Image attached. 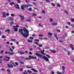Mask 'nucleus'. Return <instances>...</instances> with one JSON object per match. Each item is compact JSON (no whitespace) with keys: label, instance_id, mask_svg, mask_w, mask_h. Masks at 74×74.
<instances>
[{"label":"nucleus","instance_id":"nucleus-1","mask_svg":"<svg viewBox=\"0 0 74 74\" xmlns=\"http://www.w3.org/2000/svg\"><path fill=\"white\" fill-rule=\"evenodd\" d=\"M23 31L25 33L23 32V29H19V33H21V35H23V36H24L25 38H27L29 36V31L28 29H26V27H25L23 29Z\"/></svg>","mask_w":74,"mask_h":74},{"label":"nucleus","instance_id":"nucleus-2","mask_svg":"<svg viewBox=\"0 0 74 74\" xmlns=\"http://www.w3.org/2000/svg\"><path fill=\"white\" fill-rule=\"evenodd\" d=\"M32 6H33V5L30 4L24 5H21V8L22 10H25L24 8H26V7H32Z\"/></svg>","mask_w":74,"mask_h":74},{"label":"nucleus","instance_id":"nucleus-3","mask_svg":"<svg viewBox=\"0 0 74 74\" xmlns=\"http://www.w3.org/2000/svg\"><path fill=\"white\" fill-rule=\"evenodd\" d=\"M8 66L10 67V68H13V66H15V67H16V66L15 65V64H11V65L10 64H7Z\"/></svg>","mask_w":74,"mask_h":74},{"label":"nucleus","instance_id":"nucleus-4","mask_svg":"<svg viewBox=\"0 0 74 74\" xmlns=\"http://www.w3.org/2000/svg\"><path fill=\"white\" fill-rule=\"evenodd\" d=\"M35 54L36 56H38V57L39 58H41V57L42 56V55L39 54V53H35Z\"/></svg>","mask_w":74,"mask_h":74},{"label":"nucleus","instance_id":"nucleus-5","mask_svg":"<svg viewBox=\"0 0 74 74\" xmlns=\"http://www.w3.org/2000/svg\"><path fill=\"white\" fill-rule=\"evenodd\" d=\"M43 59H44L46 60V61H49V59L48 58L46 57V56H44L42 57Z\"/></svg>","mask_w":74,"mask_h":74},{"label":"nucleus","instance_id":"nucleus-6","mask_svg":"<svg viewBox=\"0 0 74 74\" xmlns=\"http://www.w3.org/2000/svg\"><path fill=\"white\" fill-rule=\"evenodd\" d=\"M58 25V23L56 22H53L51 24V25L52 26H55Z\"/></svg>","mask_w":74,"mask_h":74},{"label":"nucleus","instance_id":"nucleus-7","mask_svg":"<svg viewBox=\"0 0 74 74\" xmlns=\"http://www.w3.org/2000/svg\"><path fill=\"white\" fill-rule=\"evenodd\" d=\"M18 16L20 17H21V19L22 20V21H23V20L24 19V16H22V15H18Z\"/></svg>","mask_w":74,"mask_h":74},{"label":"nucleus","instance_id":"nucleus-8","mask_svg":"<svg viewBox=\"0 0 74 74\" xmlns=\"http://www.w3.org/2000/svg\"><path fill=\"white\" fill-rule=\"evenodd\" d=\"M6 14V13L5 12H3V17L4 18H6V16H5V14Z\"/></svg>","mask_w":74,"mask_h":74},{"label":"nucleus","instance_id":"nucleus-9","mask_svg":"<svg viewBox=\"0 0 74 74\" xmlns=\"http://www.w3.org/2000/svg\"><path fill=\"white\" fill-rule=\"evenodd\" d=\"M50 51L51 52V53H55L56 52V51H54L53 50H50Z\"/></svg>","mask_w":74,"mask_h":74},{"label":"nucleus","instance_id":"nucleus-10","mask_svg":"<svg viewBox=\"0 0 74 74\" xmlns=\"http://www.w3.org/2000/svg\"><path fill=\"white\" fill-rule=\"evenodd\" d=\"M18 53H20V55H23V54H25V53H24V52H22L21 51H18Z\"/></svg>","mask_w":74,"mask_h":74},{"label":"nucleus","instance_id":"nucleus-11","mask_svg":"<svg viewBox=\"0 0 74 74\" xmlns=\"http://www.w3.org/2000/svg\"><path fill=\"white\" fill-rule=\"evenodd\" d=\"M5 57L6 58H8V59H6V61H7V62H8L9 61V60L10 59V57H7V56H5Z\"/></svg>","mask_w":74,"mask_h":74},{"label":"nucleus","instance_id":"nucleus-12","mask_svg":"<svg viewBox=\"0 0 74 74\" xmlns=\"http://www.w3.org/2000/svg\"><path fill=\"white\" fill-rule=\"evenodd\" d=\"M70 47L71 48L72 50H74V48L73 47V45L72 44H71L70 45Z\"/></svg>","mask_w":74,"mask_h":74},{"label":"nucleus","instance_id":"nucleus-13","mask_svg":"<svg viewBox=\"0 0 74 74\" xmlns=\"http://www.w3.org/2000/svg\"><path fill=\"white\" fill-rule=\"evenodd\" d=\"M31 70H32V71H34V72H36V73H37V72H38L37 70L34 69H31Z\"/></svg>","mask_w":74,"mask_h":74},{"label":"nucleus","instance_id":"nucleus-14","mask_svg":"<svg viewBox=\"0 0 74 74\" xmlns=\"http://www.w3.org/2000/svg\"><path fill=\"white\" fill-rule=\"evenodd\" d=\"M9 55H14V52H9Z\"/></svg>","mask_w":74,"mask_h":74},{"label":"nucleus","instance_id":"nucleus-15","mask_svg":"<svg viewBox=\"0 0 74 74\" xmlns=\"http://www.w3.org/2000/svg\"><path fill=\"white\" fill-rule=\"evenodd\" d=\"M49 21L51 22H53V19H52V18H50L49 19Z\"/></svg>","mask_w":74,"mask_h":74},{"label":"nucleus","instance_id":"nucleus-16","mask_svg":"<svg viewBox=\"0 0 74 74\" xmlns=\"http://www.w3.org/2000/svg\"><path fill=\"white\" fill-rule=\"evenodd\" d=\"M63 49H64L65 50V51H66V52H67L68 55H70V51H67V50H66V49H64V48H63Z\"/></svg>","mask_w":74,"mask_h":74},{"label":"nucleus","instance_id":"nucleus-17","mask_svg":"<svg viewBox=\"0 0 74 74\" xmlns=\"http://www.w3.org/2000/svg\"><path fill=\"white\" fill-rule=\"evenodd\" d=\"M54 36H55V37L56 38V39H57V40H58V37H57V35L56 34L54 33Z\"/></svg>","mask_w":74,"mask_h":74},{"label":"nucleus","instance_id":"nucleus-18","mask_svg":"<svg viewBox=\"0 0 74 74\" xmlns=\"http://www.w3.org/2000/svg\"><path fill=\"white\" fill-rule=\"evenodd\" d=\"M16 5H17V7H16V8H18V9H20V8L19 7V5L18 4H16Z\"/></svg>","mask_w":74,"mask_h":74},{"label":"nucleus","instance_id":"nucleus-19","mask_svg":"<svg viewBox=\"0 0 74 74\" xmlns=\"http://www.w3.org/2000/svg\"><path fill=\"white\" fill-rule=\"evenodd\" d=\"M10 21H14V18L11 17H10Z\"/></svg>","mask_w":74,"mask_h":74},{"label":"nucleus","instance_id":"nucleus-20","mask_svg":"<svg viewBox=\"0 0 74 74\" xmlns=\"http://www.w3.org/2000/svg\"><path fill=\"white\" fill-rule=\"evenodd\" d=\"M44 49H43V51H41V53L42 54V55H45V53H44Z\"/></svg>","mask_w":74,"mask_h":74},{"label":"nucleus","instance_id":"nucleus-21","mask_svg":"<svg viewBox=\"0 0 74 74\" xmlns=\"http://www.w3.org/2000/svg\"><path fill=\"white\" fill-rule=\"evenodd\" d=\"M28 10L30 11V12H32V8H30L28 9Z\"/></svg>","mask_w":74,"mask_h":74},{"label":"nucleus","instance_id":"nucleus-22","mask_svg":"<svg viewBox=\"0 0 74 74\" xmlns=\"http://www.w3.org/2000/svg\"><path fill=\"white\" fill-rule=\"evenodd\" d=\"M13 29H14V30L15 32H17L18 30V29L17 28H13Z\"/></svg>","mask_w":74,"mask_h":74},{"label":"nucleus","instance_id":"nucleus-23","mask_svg":"<svg viewBox=\"0 0 74 74\" xmlns=\"http://www.w3.org/2000/svg\"><path fill=\"white\" fill-rule=\"evenodd\" d=\"M32 16H37V14L36 13H33Z\"/></svg>","mask_w":74,"mask_h":74},{"label":"nucleus","instance_id":"nucleus-24","mask_svg":"<svg viewBox=\"0 0 74 74\" xmlns=\"http://www.w3.org/2000/svg\"><path fill=\"white\" fill-rule=\"evenodd\" d=\"M48 36H52V33H50V32H48Z\"/></svg>","mask_w":74,"mask_h":74},{"label":"nucleus","instance_id":"nucleus-25","mask_svg":"<svg viewBox=\"0 0 74 74\" xmlns=\"http://www.w3.org/2000/svg\"><path fill=\"white\" fill-rule=\"evenodd\" d=\"M62 68L63 71H64V70H65V67H64V66H62Z\"/></svg>","mask_w":74,"mask_h":74},{"label":"nucleus","instance_id":"nucleus-26","mask_svg":"<svg viewBox=\"0 0 74 74\" xmlns=\"http://www.w3.org/2000/svg\"><path fill=\"white\" fill-rule=\"evenodd\" d=\"M13 4H14V2H12L10 3V5H13Z\"/></svg>","mask_w":74,"mask_h":74},{"label":"nucleus","instance_id":"nucleus-27","mask_svg":"<svg viewBox=\"0 0 74 74\" xmlns=\"http://www.w3.org/2000/svg\"><path fill=\"white\" fill-rule=\"evenodd\" d=\"M27 69H31L32 68V67L30 66H28L27 67Z\"/></svg>","mask_w":74,"mask_h":74},{"label":"nucleus","instance_id":"nucleus-28","mask_svg":"<svg viewBox=\"0 0 74 74\" xmlns=\"http://www.w3.org/2000/svg\"><path fill=\"white\" fill-rule=\"evenodd\" d=\"M27 73H32V72L31 71L28 70L27 71Z\"/></svg>","mask_w":74,"mask_h":74},{"label":"nucleus","instance_id":"nucleus-29","mask_svg":"<svg viewBox=\"0 0 74 74\" xmlns=\"http://www.w3.org/2000/svg\"><path fill=\"white\" fill-rule=\"evenodd\" d=\"M42 14H45V11L44 10H42Z\"/></svg>","mask_w":74,"mask_h":74},{"label":"nucleus","instance_id":"nucleus-30","mask_svg":"<svg viewBox=\"0 0 74 74\" xmlns=\"http://www.w3.org/2000/svg\"><path fill=\"white\" fill-rule=\"evenodd\" d=\"M11 26H12V25L14 24V22L13 21L11 22L10 23Z\"/></svg>","mask_w":74,"mask_h":74},{"label":"nucleus","instance_id":"nucleus-31","mask_svg":"<svg viewBox=\"0 0 74 74\" xmlns=\"http://www.w3.org/2000/svg\"><path fill=\"white\" fill-rule=\"evenodd\" d=\"M8 52V51H6V52H5V54H8V55H9V52Z\"/></svg>","mask_w":74,"mask_h":74},{"label":"nucleus","instance_id":"nucleus-32","mask_svg":"<svg viewBox=\"0 0 74 74\" xmlns=\"http://www.w3.org/2000/svg\"><path fill=\"white\" fill-rule=\"evenodd\" d=\"M16 0L18 3H21V0Z\"/></svg>","mask_w":74,"mask_h":74},{"label":"nucleus","instance_id":"nucleus-33","mask_svg":"<svg viewBox=\"0 0 74 74\" xmlns=\"http://www.w3.org/2000/svg\"><path fill=\"white\" fill-rule=\"evenodd\" d=\"M28 42H33V40H28Z\"/></svg>","mask_w":74,"mask_h":74},{"label":"nucleus","instance_id":"nucleus-34","mask_svg":"<svg viewBox=\"0 0 74 74\" xmlns=\"http://www.w3.org/2000/svg\"><path fill=\"white\" fill-rule=\"evenodd\" d=\"M64 12H65L66 14H68L69 13L67 12V10H65Z\"/></svg>","mask_w":74,"mask_h":74},{"label":"nucleus","instance_id":"nucleus-35","mask_svg":"<svg viewBox=\"0 0 74 74\" xmlns=\"http://www.w3.org/2000/svg\"><path fill=\"white\" fill-rule=\"evenodd\" d=\"M11 48H12L13 49H15V47L14 46H12Z\"/></svg>","mask_w":74,"mask_h":74},{"label":"nucleus","instance_id":"nucleus-36","mask_svg":"<svg viewBox=\"0 0 74 74\" xmlns=\"http://www.w3.org/2000/svg\"><path fill=\"white\" fill-rule=\"evenodd\" d=\"M15 64L16 66H18V63L17 62H15Z\"/></svg>","mask_w":74,"mask_h":74},{"label":"nucleus","instance_id":"nucleus-37","mask_svg":"<svg viewBox=\"0 0 74 74\" xmlns=\"http://www.w3.org/2000/svg\"><path fill=\"white\" fill-rule=\"evenodd\" d=\"M46 56H47L49 58H50V56L49 55H47L46 54Z\"/></svg>","mask_w":74,"mask_h":74},{"label":"nucleus","instance_id":"nucleus-38","mask_svg":"<svg viewBox=\"0 0 74 74\" xmlns=\"http://www.w3.org/2000/svg\"><path fill=\"white\" fill-rule=\"evenodd\" d=\"M51 4L52 6H54V7L55 6V5L53 3H51Z\"/></svg>","mask_w":74,"mask_h":74},{"label":"nucleus","instance_id":"nucleus-39","mask_svg":"<svg viewBox=\"0 0 74 74\" xmlns=\"http://www.w3.org/2000/svg\"><path fill=\"white\" fill-rule=\"evenodd\" d=\"M11 40L12 41H15L16 40L15 39H11Z\"/></svg>","mask_w":74,"mask_h":74},{"label":"nucleus","instance_id":"nucleus-40","mask_svg":"<svg viewBox=\"0 0 74 74\" xmlns=\"http://www.w3.org/2000/svg\"><path fill=\"white\" fill-rule=\"evenodd\" d=\"M10 30L9 29L5 30V32H10Z\"/></svg>","mask_w":74,"mask_h":74},{"label":"nucleus","instance_id":"nucleus-41","mask_svg":"<svg viewBox=\"0 0 74 74\" xmlns=\"http://www.w3.org/2000/svg\"><path fill=\"white\" fill-rule=\"evenodd\" d=\"M33 4H34V5L36 6L37 5V3H34V2L33 3Z\"/></svg>","mask_w":74,"mask_h":74},{"label":"nucleus","instance_id":"nucleus-42","mask_svg":"<svg viewBox=\"0 0 74 74\" xmlns=\"http://www.w3.org/2000/svg\"><path fill=\"white\" fill-rule=\"evenodd\" d=\"M2 37L3 38H5V36H2Z\"/></svg>","mask_w":74,"mask_h":74},{"label":"nucleus","instance_id":"nucleus-43","mask_svg":"<svg viewBox=\"0 0 74 74\" xmlns=\"http://www.w3.org/2000/svg\"><path fill=\"white\" fill-rule=\"evenodd\" d=\"M25 60H30V59L28 57V58H26L25 59Z\"/></svg>","mask_w":74,"mask_h":74},{"label":"nucleus","instance_id":"nucleus-44","mask_svg":"<svg viewBox=\"0 0 74 74\" xmlns=\"http://www.w3.org/2000/svg\"><path fill=\"white\" fill-rule=\"evenodd\" d=\"M57 6L58 7H60V5L59 4H58L57 5Z\"/></svg>","mask_w":74,"mask_h":74},{"label":"nucleus","instance_id":"nucleus-45","mask_svg":"<svg viewBox=\"0 0 74 74\" xmlns=\"http://www.w3.org/2000/svg\"><path fill=\"white\" fill-rule=\"evenodd\" d=\"M57 74H63L61 73H60V72H57Z\"/></svg>","mask_w":74,"mask_h":74},{"label":"nucleus","instance_id":"nucleus-46","mask_svg":"<svg viewBox=\"0 0 74 74\" xmlns=\"http://www.w3.org/2000/svg\"><path fill=\"white\" fill-rule=\"evenodd\" d=\"M35 41H37V42H39V40H38V39H36L35 40Z\"/></svg>","mask_w":74,"mask_h":74},{"label":"nucleus","instance_id":"nucleus-47","mask_svg":"<svg viewBox=\"0 0 74 74\" xmlns=\"http://www.w3.org/2000/svg\"><path fill=\"white\" fill-rule=\"evenodd\" d=\"M30 39H31V40H33V37H32L31 36L29 37Z\"/></svg>","mask_w":74,"mask_h":74},{"label":"nucleus","instance_id":"nucleus-48","mask_svg":"<svg viewBox=\"0 0 74 74\" xmlns=\"http://www.w3.org/2000/svg\"><path fill=\"white\" fill-rule=\"evenodd\" d=\"M29 60L31 59H32L31 56H29Z\"/></svg>","mask_w":74,"mask_h":74},{"label":"nucleus","instance_id":"nucleus-49","mask_svg":"<svg viewBox=\"0 0 74 74\" xmlns=\"http://www.w3.org/2000/svg\"><path fill=\"white\" fill-rule=\"evenodd\" d=\"M46 1L48 2V3L50 2V1H49V0H46Z\"/></svg>","mask_w":74,"mask_h":74},{"label":"nucleus","instance_id":"nucleus-50","mask_svg":"<svg viewBox=\"0 0 74 74\" xmlns=\"http://www.w3.org/2000/svg\"><path fill=\"white\" fill-rule=\"evenodd\" d=\"M10 51H11V52H12L13 51V49H12L10 48Z\"/></svg>","mask_w":74,"mask_h":74},{"label":"nucleus","instance_id":"nucleus-51","mask_svg":"<svg viewBox=\"0 0 74 74\" xmlns=\"http://www.w3.org/2000/svg\"><path fill=\"white\" fill-rule=\"evenodd\" d=\"M39 26H41L42 27H43V25H41L40 24H39Z\"/></svg>","mask_w":74,"mask_h":74},{"label":"nucleus","instance_id":"nucleus-52","mask_svg":"<svg viewBox=\"0 0 74 74\" xmlns=\"http://www.w3.org/2000/svg\"><path fill=\"white\" fill-rule=\"evenodd\" d=\"M71 22H74V19H71Z\"/></svg>","mask_w":74,"mask_h":74},{"label":"nucleus","instance_id":"nucleus-53","mask_svg":"<svg viewBox=\"0 0 74 74\" xmlns=\"http://www.w3.org/2000/svg\"><path fill=\"white\" fill-rule=\"evenodd\" d=\"M7 71H8V73H10V70H9V69H8L7 70Z\"/></svg>","mask_w":74,"mask_h":74},{"label":"nucleus","instance_id":"nucleus-54","mask_svg":"<svg viewBox=\"0 0 74 74\" xmlns=\"http://www.w3.org/2000/svg\"><path fill=\"white\" fill-rule=\"evenodd\" d=\"M25 2H26V3H28L29 2V1H28L27 0H26Z\"/></svg>","mask_w":74,"mask_h":74},{"label":"nucleus","instance_id":"nucleus-55","mask_svg":"<svg viewBox=\"0 0 74 74\" xmlns=\"http://www.w3.org/2000/svg\"><path fill=\"white\" fill-rule=\"evenodd\" d=\"M11 16H15V15L14 14H11Z\"/></svg>","mask_w":74,"mask_h":74},{"label":"nucleus","instance_id":"nucleus-56","mask_svg":"<svg viewBox=\"0 0 74 74\" xmlns=\"http://www.w3.org/2000/svg\"><path fill=\"white\" fill-rule=\"evenodd\" d=\"M34 43H35L36 44V45H38V42H34Z\"/></svg>","mask_w":74,"mask_h":74},{"label":"nucleus","instance_id":"nucleus-57","mask_svg":"<svg viewBox=\"0 0 74 74\" xmlns=\"http://www.w3.org/2000/svg\"><path fill=\"white\" fill-rule=\"evenodd\" d=\"M38 46H39V47H42V45L39 44Z\"/></svg>","mask_w":74,"mask_h":74},{"label":"nucleus","instance_id":"nucleus-58","mask_svg":"<svg viewBox=\"0 0 74 74\" xmlns=\"http://www.w3.org/2000/svg\"><path fill=\"white\" fill-rule=\"evenodd\" d=\"M31 59H34V56H31Z\"/></svg>","mask_w":74,"mask_h":74},{"label":"nucleus","instance_id":"nucleus-59","mask_svg":"<svg viewBox=\"0 0 74 74\" xmlns=\"http://www.w3.org/2000/svg\"><path fill=\"white\" fill-rule=\"evenodd\" d=\"M65 28H66V29H69V27H68L66 25L65 27Z\"/></svg>","mask_w":74,"mask_h":74},{"label":"nucleus","instance_id":"nucleus-60","mask_svg":"<svg viewBox=\"0 0 74 74\" xmlns=\"http://www.w3.org/2000/svg\"><path fill=\"white\" fill-rule=\"evenodd\" d=\"M20 71H23V69H20Z\"/></svg>","mask_w":74,"mask_h":74},{"label":"nucleus","instance_id":"nucleus-61","mask_svg":"<svg viewBox=\"0 0 74 74\" xmlns=\"http://www.w3.org/2000/svg\"><path fill=\"white\" fill-rule=\"evenodd\" d=\"M16 27H19V26L18 25L16 26Z\"/></svg>","mask_w":74,"mask_h":74},{"label":"nucleus","instance_id":"nucleus-62","mask_svg":"<svg viewBox=\"0 0 74 74\" xmlns=\"http://www.w3.org/2000/svg\"><path fill=\"white\" fill-rule=\"evenodd\" d=\"M51 73H52V74H55V73L53 71H51Z\"/></svg>","mask_w":74,"mask_h":74},{"label":"nucleus","instance_id":"nucleus-63","mask_svg":"<svg viewBox=\"0 0 74 74\" xmlns=\"http://www.w3.org/2000/svg\"><path fill=\"white\" fill-rule=\"evenodd\" d=\"M6 15V16H9L10 14H9V13H7Z\"/></svg>","mask_w":74,"mask_h":74},{"label":"nucleus","instance_id":"nucleus-64","mask_svg":"<svg viewBox=\"0 0 74 74\" xmlns=\"http://www.w3.org/2000/svg\"><path fill=\"white\" fill-rule=\"evenodd\" d=\"M23 74H28L26 72H24L23 73Z\"/></svg>","mask_w":74,"mask_h":74}]
</instances>
